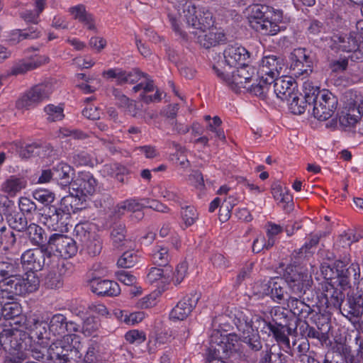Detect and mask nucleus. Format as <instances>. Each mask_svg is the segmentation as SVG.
Segmentation results:
<instances>
[{
  "label": "nucleus",
  "mask_w": 363,
  "mask_h": 363,
  "mask_svg": "<svg viewBox=\"0 0 363 363\" xmlns=\"http://www.w3.org/2000/svg\"><path fill=\"white\" fill-rule=\"evenodd\" d=\"M224 60L218 62V66L223 72H230V70L239 65H245L250 62V52L244 48L238 45H228L223 51Z\"/></svg>",
  "instance_id": "obj_13"
},
{
  "label": "nucleus",
  "mask_w": 363,
  "mask_h": 363,
  "mask_svg": "<svg viewBox=\"0 0 363 363\" xmlns=\"http://www.w3.org/2000/svg\"><path fill=\"white\" fill-rule=\"evenodd\" d=\"M22 267L18 260L6 258L0 260V284L7 280L12 275L21 273Z\"/></svg>",
  "instance_id": "obj_37"
},
{
  "label": "nucleus",
  "mask_w": 363,
  "mask_h": 363,
  "mask_svg": "<svg viewBox=\"0 0 363 363\" xmlns=\"http://www.w3.org/2000/svg\"><path fill=\"white\" fill-rule=\"evenodd\" d=\"M48 60V57H44L43 60H28L19 62L14 65L11 69V74L12 75L23 74L28 71L35 69L40 67L42 64L45 63Z\"/></svg>",
  "instance_id": "obj_43"
},
{
  "label": "nucleus",
  "mask_w": 363,
  "mask_h": 363,
  "mask_svg": "<svg viewBox=\"0 0 363 363\" xmlns=\"http://www.w3.org/2000/svg\"><path fill=\"white\" fill-rule=\"evenodd\" d=\"M311 90L306 98L312 102L314 117L323 121L329 119L337 108V97L329 90H320L318 86H313Z\"/></svg>",
  "instance_id": "obj_5"
},
{
  "label": "nucleus",
  "mask_w": 363,
  "mask_h": 363,
  "mask_svg": "<svg viewBox=\"0 0 363 363\" xmlns=\"http://www.w3.org/2000/svg\"><path fill=\"white\" fill-rule=\"evenodd\" d=\"M265 335L268 337L272 336L275 341L281 346L286 349L287 352L288 350H291L290 340L288 333L283 328H279L277 325L274 323L272 321H269L267 325Z\"/></svg>",
  "instance_id": "obj_35"
},
{
  "label": "nucleus",
  "mask_w": 363,
  "mask_h": 363,
  "mask_svg": "<svg viewBox=\"0 0 363 363\" xmlns=\"http://www.w3.org/2000/svg\"><path fill=\"white\" fill-rule=\"evenodd\" d=\"M54 181L62 186H71L74 182L75 171L65 162H59L53 166Z\"/></svg>",
  "instance_id": "obj_31"
},
{
  "label": "nucleus",
  "mask_w": 363,
  "mask_h": 363,
  "mask_svg": "<svg viewBox=\"0 0 363 363\" xmlns=\"http://www.w3.org/2000/svg\"><path fill=\"white\" fill-rule=\"evenodd\" d=\"M360 269L357 263H352L347 268L345 269L336 278H337L338 285L342 289L350 287L351 278L353 277L354 280L359 278Z\"/></svg>",
  "instance_id": "obj_38"
},
{
  "label": "nucleus",
  "mask_w": 363,
  "mask_h": 363,
  "mask_svg": "<svg viewBox=\"0 0 363 363\" xmlns=\"http://www.w3.org/2000/svg\"><path fill=\"white\" fill-rule=\"evenodd\" d=\"M52 253L49 248H35L25 251L21 257V266H25L30 272L40 271L51 263Z\"/></svg>",
  "instance_id": "obj_11"
},
{
  "label": "nucleus",
  "mask_w": 363,
  "mask_h": 363,
  "mask_svg": "<svg viewBox=\"0 0 363 363\" xmlns=\"http://www.w3.org/2000/svg\"><path fill=\"white\" fill-rule=\"evenodd\" d=\"M102 77L107 79H116L117 85L122 86L126 83L135 84L141 77L147 79L148 75L142 72L138 69H133L130 72H127L121 68H115L104 71Z\"/></svg>",
  "instance_id": "obj_18"
},
{
  "label": "nucleus",
  "mask_w": 363,
  "mask_h": 363,
  "mask_svg": "<svg viewBox=\"0 0 363 363\" xmlns=\"http://www.w3.org/2000/svg\"><path fill=\"white\" fill-rule=\"evenodd\" d=\"M48 329L50 331V335L54 336H62V337L67 334H72V333L78 332L80 325L74 321H68L67 318L61 314L57 313L53 315L50 319Z\"/></svg>",
  "instance_id": "obj_19"
},
{
  "label": "nucleus",
  "mask_w": 363,
  "mask_h": 363,
  "mask_svg": "<svg viewBox=\"0 0 363 363\" xmlns=\"http://www.w3.org/2000/svg\"><path fill=\"white\" fill-rule=\"evenodd\" d=\"M333 41L339 50L347 52L357 49L358 45L361 43L357 39V34L354 32L334 35Z\"/></svg>",
  "instance_id": "obj_32"
},
{
  "label": "nucleus",
  "mask_w": 363,
  "mask_h": 363,
  "mask_svg": "<svg viewBox=\"0 0 363 363\" xmlns=\"http://www.w3.org/2000/svg\"><path fill=\"white\" fill-rule=\"evenodd\" d=\"M48 345V342L42 341L30 345L29 348L26 350L27 357H30L38 362L43 360L45 357H47Z\"/></svg>",
  "instance_id": "obj_45"
},
{
  "label": "nucleus",
  "mask_w": 363,
  "mask_h": 363,
  "mask_svg": "<svg viewBox=\"0 0 363 363\" xmlns=\"http://www.w3.org/2000/svg\"><path fill=\"white\" fill-rule=\"evenodd\" d=\"M89 285L91 291L99 296H116L121 293V289L117 282L100 277H94Z\"/></svg>",
  "instance_id": "obj_23"
},
{
  "label": "nucleus",
  "mask_w": 363,
  "mask_h": 363,
  "mask_svg": "<svg viewBox=\"0 0 363 363\" xmlns=\"http://www.w3.org/2000/svg\"><path fill=\"white\" fill-rule=\"evenodd\" d=\"M200 298L201 294L196 291H191L186 295L172 310L170 318L179 320L186 319L196 308Z\"/></svg>",
  "instance_id": "obj_17"
},
{
  "label": "nucleus",
  "mask_w": 363,
  "mask_h": 363,
  "mask_svg": "<svg viewBox=\"0 0 363 363\" xmlns=\"http://www.w3.org/2000/svg\"><path fill=\"white\" fill-rule=\"evenodd\" d=\"M49 324L43 319L33 315L29 316L24 323L23 326L29 330L31 339L38 341L48 342L50 339V331L48 329Z\"/></svg>",
  "instance_id": "obj_21"
},
{
  "label": "nucleus",
  "mask_w": 363,
  "mask_h": 363,
  "mask_svg": "<svg viewBox=\"0 0 363 363\" xmlns=\"http://www.w3.org/2000/svg\"><path fill=\"white\" fill-rule=\"evenodd\" d=\"M312 86H313L310 84H306L303 90L304 96L302 98H299L298 91H296V93L291 98L290 101L288 103L289 104V108L293 113L301 114L305 112L308 106H312V102L308 101L306 98V95H308V92H312ZM300 95L301 94H300Z\"/></svg>",
  "instance_id": "obj_33"
},
{
  "label": "nucleus",
  "mask_w": 363,
  "mask_h": 363,
  "mask_svg": "<svg viewBox=\"0 0 363 363\" xmlns=\"http://www.w3.org/2000/svg\"><path fill=\"white\" fill-rule=\"evenodd\" d=\"M25 232L30 242L38 248H49L47 235L38 225L30 223Z\"/></svg>",
  "instance_id": "obj_36"
},
{
  "label": "nucleus",
  "mask_w": 363,
  "mask_h": 363,
  "mask_svg": "<svg viewBox=\"0 0 363 363\" xmlns=\"http://www.w3.org/2000/svg\"><path fill=\"white\" fill-rule=\"evenodd\" d=\"M77 201L72 195L64 196L57 205H50L46 208L44 215L50 216V213L55 216H62V218L69 219L71 211L75 213L78 210H82L77 205Z\"/></svg>",
  "instance_id": "obj_20"
},
{
  "label": "nucleus",
  "mask_w": 363,
  "mask_h": 363,
  "mask_svg": "<svg viewBox=\"0 0 363 363\" xmlns=\"http://www.w3.org/2000/svg\"><path fill=\"white\" fill-rule=\"evenodd\" d=\"M254 314L248 310L239 312L235 317V325L238 330L242 333V334L248 332L249 321L252 322L253 320Z\"/></svg>",
  "instance_id": "obj_46"
},
{
  "label": "nucleus",
  "mask_w": 363,
  "mask_h": 363,
  "mask_svg": "<svg viewBox=\"0 0 363 363\" xmlns=\"http://www.w3.org/2000/svg\"><path fill=\"white\" fill-rule=\"evenodd\" d=\"M283 280V278H271L262 285L263 294L269 296L274 301L278 303L287 299L286 298L287 292L284 287Z\"/></svg>",
  "instance_id": "obj_27"
},
{
  "label": "nucleus",
  "mask_w": 363,
  "mask_h": 363,
  "mask_svg": "<svg viewBox=\"0 0 363 363\" xmlns=\"http://www.w3.org/2000/svg\"><path fill=\"white\" fill-rule=\"evenodd\" d=\"M39 279L35 273H17L0 284L2 292H6L9 297L24 296L33 293L38 289Z\"/></svg>",
  "instance_id": "obj_7"
},
{
  "label": "nucleus",
  "mask_w": 363,
  "mask_h": 363,
  "mask_svg": "<svg viewBox=\"0 0 363 363\" xmlns=\"http://www.w3.org/2000/svg\"><path fill=\"white\" fill-rule=\"evenodd\" d=\"M272 322L279 328L285 330L288 333V335L295 337L297 336L298 318L294 317L288 312L285 313L284 311L279 309L275 311Z\"/></svg>",
  "instance_id": "obj_28"
},
{
  "label": "nucleus",
  "mask_w": 363,
  "mask_h": 363,
  "mask_svg": "<svg viewBox=\"0 0 363 363\" xmlns=\"http://www.w3.org/2000/svg\"><path fill=\"white\" fill-rule=\"evenodd\" d=\"M50 215V216H45L43 214V217L45 219V224L52 230H57L61 228L67 220L66 219L62 218V216H55L51 213Z\"/></svg>",
  "instance_id": "obj_54"
},
{
  "label": "nucleus",
  "mask_w": 363,
  "mask_h": 363,
  "mask_svg": "<svg viewBox=\"0 0 363 363\" xmlns=\"http://www.w3.org/2000/svg\"><path fill=\"white\" fill-rule=\"evenodd\" d=\"M343 290L342 288H336L333 284L328 283L324 290V298L326 300L327 308H333L341 312L346 298Z\"/></svg>",
  "instance_id": "obj_29"
},
{
  "label": "nucleus",
  "mask_w": 363,
  "mask_h": 363,
  "mask_svg": "<svg viewBox=\"0 0 363 363\" xmlns=\"http://www.w3.org/2000/svg\"><path fill=\"white\" fill-rule=\"evenodd\" d=\"M240 341V337L234 333H223L213 330L209 339L206 362L216 363L217 360L223 359L228 360L226 363L240 360L244 354Z\"/></svg>",
  "instance_id": "obj_3"
},
{
  "label": "nucleus",
  "mask_w": 363,
  "mask_h": 363,
  "mask_svg": "<svg viewBox=\"0 0 363 363\" xmlns=\"http://www.w3.org/2000/svg\"><path fill=\"white\" fill-rule=\"evenodd\" d=\"M181 215L186 227L193 225L198 218V213L194 206H182Z\"/></svg>",
  "instance_id": "obj_53"
},
{
  "label": "nucleus",
  "mask_w": 363,
  "mask_h": 363,
  "mask_svg": "<svg viewBox=\"0 0 363 363\" xmlns=\"http://www.w3.org/2000/svg\"><path fill=\"white\" fill-rule=\"evenodd\" d=\"M96 186L97 181L91 173L80 172L72 184V191L69 195H72L77 201V205L83 209L86 207L87 195L93 194Z\"/></svg>",
  "instance_id": "obj_9"
},
{
  "label": "nucleus",
  "mask_w": 363,
  "mask_h": 363,
  "mask_svg": "<svg viewBox=\"0 0 363 363\" xmlns=\"http://www.w3.org/2000/svg\"><path fill=\"white\" fill-rule=\"evenodd\" d=\"M356 109L354 108L348 110V112L342 111L339 116L340 124L343 127L354 126L360 119V112L359 115L355 114Z\"/></svg>",
  "instance_id": "obj_48"
},
{
  "label": "nucleus",
  "mask_w": 363,
  "mask_h": 363,
  "mask_svg": "<svg viewBox=\"0 0 363 363\" xmlns=\"http://www.w3.org/2000/svg\"><path fill=\"white\" fill-rule=\"evenodd\" d=\"M27 359V353L23 351H18L15 353H10L4 357V363H23Z\"/></svg>",
  "instance_id": "obj_63"
},
{
  "label": "nucleus",
  "mask_w": 363,
  "mask_h": 363,
  "mask_svg": "<svg viewBox=\"0 0 363 363\" xmlns=\"http://www.w3.org/2000/svg\"><path fill=\"white\" fill-rule=\"evenodd\" d=\"M138 256L133 251L125 252L118 259L117 264L122 268H130L138 262Z\"/></svg>",
  "instance_id": "obj_52"
},
{
  "label": "nucleus",
  "mask_w": 363,
  "mask_h": 363,
  "mask_svg": "<svg viewBox=\"0 0 363 363\" xmlns=\"http://www.w3.org/2000/svg\"><path fill=\"white\" fill-rule=\"evenodd\" d=\"M83 363H103L97 343L89 344L84 357Z\"/></svg>",
  "instance_id": "obj_49"
},
{
  "label": "nucleus",
  "mask_w": 363,
  "mask_h": 363,
  "mask_svg": "<svg viewBox=\"0 0 363 363\" xmlns=\"http://www.w3.org/2000/svg\"><path fill=\"white\" fill-rule=\"evenodd\" d=\"M6 216V220L11 230L18 232H25L29 226L28 219L23 212H9Z\"/></svg>",
  "instance_id": "obj_40"
},
{
  "label": "nucleus",
  "mask_w": 363,
  "mask_h": 363,
  "mask_svg": "<svg viewBox=\"0 0 363 363\" xmlns=\"http://www.w3.org/2000/svg\"><path fill=\"white\" fill-rule=\"evenodd\" d=\"M174 6L168 17L173 29L180 31L179 23L184 21L189 28L205 32L213 26V14L206 8H196L191 0H183Z\"/></svg>",
  "instance_id": "obj_2"
},
{
  "label": "nucleus",
  "mask_w": 363,
  "mask_h": 363,
  "mask_svg": "<svg viewBox=\"0 0 363 363\" xmlns=\"http://www.w3.org/2000/svg\"><path fill=\"white\" fill-rule=\"evenodd\" d=\"M125 340L130 344L140 345L145 342L146 336L144 332L138 330H132L126 333Z\"/></svg>",
  "instance_id": "obj_56"
},
{
  "label": "nucleus",
  "mask_w": 363,
  "mask_h": 363,
  "mask_svg": "<svg viewBox=\"0 0 363 363\" xmlns=\"http://www.w3.org/2000/svg\"><path fill=\"white\" fill-rule=\"evenodd\" d=\"M152 260L155 264L159 267H169L168 265L170 261V256L169 255V250L167 247L162 246H156L152 251Z\"/></svg>",
  "instance_id": "obj_44"
},
{
  "label": "nucleus",
  "mask_w": 363,
  "mask_h": 363,
  "mask_svg": "<svg viewBox=\"0 0 363 363\" xmlns=\"http://www.w3.org/2000/svg\"><path fill=\"white\" fill-rule=\"evenodd\" d=\"M22 312V308L18 303L7 302L2 306L0 315L5 320H9V325L12 327L14 325L13 329L17 330L18 327L23 326L28 318Z\"/></svg>",
  "instance_id": "obj_22"
},
{
  "label": "nucleus",
  "mask_w": 363,
  "mask_h": 363,
  "mask_svg": "<svg viewBox=\"0 0 363 363\" xmlns=\"http://www.w3.org/2000/svg\"><path fill=\"white\" fill-rule=\"evenodd\" d=\"M188 266L186 262H182L177 265L173 276V282L175 285L179 284L186 276Z\"/></svg>",
  "instance_id": "obj_62"
},
{
  "label": "nucleus",
  "mask_w": 363,
  "mask_h": 363,
  "mask_svg": "<svg viewBox=\"0 0 363 363\" xmlns=\"http://www.w3.org/2000/svg\"><path fill=\"white\" fill-rule=\"evenodd\" d=\"M33 197L36 201L48 207L54 201L55 195L49 189H38L33 191Z\"/></svg>",
  "instance_id": "obj_47"
},
{
  "label": "nucleus",
  "mask_w": 363,
  "mask_h": 363,
  "mask_svg": "<svg viewBox=\"0 0 363 363\" xmlns=\"http://www.w3.org/2000/svg\"><path fill=\"white\" fill-rule=\"evenodd\" d=\"M16 151L22 159H29L34 157H45L50 155L52 152V147L50 144L33 143L25 145H16Z\"/></svg>",
  "instance_id": "obj_24"
},
{
  "label": "nucleus",
  "mask_w": 363,
  "mask_h": 363,
  "mask_svg": "<svg viewBox=\"0 0 363 363\" xmlns=\"http://www.w3.org/2000/svg\"><path fill=\"white\" fill-rule=\"evenodd\" d=\"M86 224H77L74 230L76 235L82 242L80 252L90 257L99 255L103 247V242L101 237L95 233H91L85 228Z\"/></svg>",
  "instance_id": "obj_12"
},
{
  "label": "nucleus",
  "mask_w": 363,
  "mask_h": 363,
  "mask_svg": "<svg viewBox=\"0 0 363 363\" xmlns=\"http://www.w3.org/2000/svg\"><path fill=\"white\" fill-rule=\"evenodd\" d=\"M16 242V235L12 230L6 227L4 223L3 215L0 213V248L9 250Z\"/></svg>",
  "instance_id": "obj_41"
},
{
  "label": "nucleus",
  "mask_w": 363,
  "mask_h": 363,
  "mask_svg": "<svg viewBox=\"0 0 363 363\" xmlns=\"http://www.w3.org/2000/svg\"><path fill=\"white\" fill-rule=\"evenodd\" d=\"M172 272V268L171 267L165 268L164 269L159 267H152L147 274V278L150 282H154L161 278L167 279L170 277Z\"/></svg>",
  "instance_id": "obj_51"
},
{
  "label": "nucleus",
  "mask_w": 363,
  "mask_h": 363,
  "mask_svg": "<svg viewBox=\"0 0 363 363\" xmlns=\"http://www.w3.org/2000/svg\"><path fill=\"white\" fill-rule=\"evenodd\" d=\"M296 296H298V298H302V301H304V302L307 301V303H310V306L312 307L313 306V303H314L315 298H317L316 293L313 289V284L307 286V289H303L301 290V294H297Z\"/></svg>",
  "instance_id": "obj_59"
},
{
  "label": "nucleus",
  "mask_w": 363,
  "mask_h": 363,
  "mask_svg": "<svg viewBox=\"0 0 363 363\" xmlns=\"http://www.w3.org/2000/svg\"><path fill=\"white\" fill-rule=\"evenodd\" d=\"M250 27L264 35H275L282 30L283 12L265 4H253L247 9Z\"/></svg>",
  "instance_id": "obj_4"
},
{
  "label": "nucleus",
  "mask_w": 363,
  "mask_h": 363,
  "mask_svg": "<svg viewBox=\"0 0 363 363\" xmlns=\"http://www.w3.org/2000/svg\"><path fill=\"white\" fill-rule=\"evenodd\" d=\"M110 238L115 248L119 249L125 247L129 240L127 238V229L125 223H114L111 227Z\"/></svg>",
  "instance_id": "obj_34"
},
{
  "label": "nucleus",
  "mask_w": 363,
  "mask_h": 363,
  "mask_svg": "<svg viewBox=\"0 0 363 363\" xmlns=\"http://www.w3.org/2000/svg\"><path fill=\"white\" fill-rule=\"evenodd\" d=\"M317 50L315 48H297L292 51L290 69L295 77L306 78L313 72L318 62Z\"/></svg>",
  "instance_id": "obj_6"
},
{
  "label": "nucleus",
  "mask_w": 363,
  "mask_h": 363,
  "mask_svg": "<svg viewBox=\"0 0 363 363\" xmlns=\"http://www.w3.org/2000/svg\"><path fill=\"white\" fill-rule=\"evenodd\" d=\"M284 60L281 57L276 55L264 56L262 60V65L257 74L262 76L264 79H267L269 82V90L272 89V84L274 81V78L277 77L283 68Z\"/></svg>",
  "instance_id": "obj_16"
},
{
  "label": "nucleus",
  "mask_w": 363,
  "mask_h": 363,
  "mask_svg": "<svg viewBox=\"0 0 363 363\" xmlns=\"http://www.w3.org/2000/svg\"><path fill=\"white\" fill-rule=\"evenodd\" d=\"M44 111L47 113L48 121L50 122L61 121L65 116L63 108L60 106L49 104L45 107Z\"/></svg>",
  "instance_id": "obj_50"
},
{
  "label": "nucleus",
  "mask_w": 363,
  "mask_h": 363,
  "mask_svg": "<svg viewBox=\"0 0 363 363\" xmlns=\"http://www.w3.org/2000/svg\"><path fill=\"white\" fill-rule=\"evenodd\" d=\"M18 206L19 212H23V214H33L37 211L35 203L27 197H21L19 199Z\"/></svg>",
  "instance_id": "obj_55"
},
{
  "label": "nucleus",
  "mask_w": 363,
  "mask_h": 363,
  "mask_svg": "<svg viewBox=\"0 0 363 363\" xmlns=\"http://www.w3.org/2000/svg\"><path fill=\"white\" fill-rule=\"evenodd\" d=\"M240 338V341L248 347L252 354L261 351L263 347L260 335L258 333L245 332V333L242 334Z\"/></svg>",
  "instance_id": "obj_42"
},
{
  "label": "nucleus",
  "mask_w": 363,
  "mask_h": 363,
  "mask_svg": "<svg viewBox=\"0 0 363 363\" xmlns=\"http://www.w3.org/2000/svg\"><path fill=\"white\" fill-rule=\"evenodd\" d=\"M27 186V181L23 177L11 176L2 184L1 189L11 196H14Z\"/></svg>",
  "instance_id": "obj_39"
},
{
  "label": "nucleus",
  "mask_w": 363,
  "mask_h": 363,
  "mask_svg": "<svg viewBox=\"0 0 363 363\" xmlns=\"http://www.w3.org/2000/svg\"><path fill=\"white\" fill-rule=\"evenodd\" d=\"M286 301L287 308L289 309L288 313L293 315L294 317L301 316L306 318L310 315H313L311 318H314L315 320V317L320 316L317 312H315V314H313L315 311L312 308V306H310V303L304 302V301L291 296H289Z\"/></svg>",
  "instance_id": "obj_26"
},
{
  "label": "nucleus",
  "mask_w": 363,
  "mask_h": 363,
  "mask_svg": "<svg viewBox=\"0 0 363 363\" xmlns=\"http://www.w3.org/2000/svg\"><path fill=\"white\" fill-rule=\"evenodd\" d=\"M283 279L291 293L294 295L300 294L301 290L313 284L311 276L307 272L298 266L291 264L285 268Z\"/></svg>",
  "instance_id": "obj_10"
},
{
  "label": "nucleus",
  "mask_w": 363,
  "mask_h": 363,
  "mask_svg": "<svg viewBox=\"0 0 363 363\" xmlns=\"http://www.w3.org/2000/svg\"><path fill=\"white\" fill-rule=\"evenodd\" d=\"M77 338L75 334H67L52 342L47 350V359L52 363H72L79 353L73 345Z\"/></svg>",
  "instance_id": "obj_8"
},
{
  "label": "nucleus",
  "mask_w": 363,
  "mask_h": 363,
  "mask_svg": "<svg viewBox=\"0 0 363 363\" xmlns=\"http://www.w3.org/2000/svg\"><path fill=\"white\" fill-rule=\"evenodd\" d=\"M51 93L52 88L50 84H37L25 93L24 95L16 101V108L18 109H28L49 98Z\"/></svg>",
  "instance_id": "obj_15"
},
{
  "label": "nucleus",
  "mask_w": 363,
  "mask_h": 363,
  "mask_svg": "<svg viewBox=\"0 0 363 363\" xmlns=\"http://www.w3.org/2000/svg\"><path fill=\"white\" fill-rule=\"evenodd\" d=\"M274 92L282 101H290L291 98L296 93L297 83L291 77L274 78Z\"/></svg>",
  "instance_id": "obj_25"
},
{
  "label": "nucleus",
  "mask_w": 363,
  "mask_h": 363,
  "mask_svg": "<svg viewBox=\"0 0 363 363\" xmlns=\"http://www.w3.org/2000/svg\"><path fill=\"white\" fill-rule=\"evenodd\" d=\"M198 36V42L199 44L206 49H208L215 46V35H213V31H209L207 33H203Z\"/></svg>",
  "instance_id": "obj_61"
},
{
  "label": "nucleus",
  "mask_w": 363,
  "mask_h": 363,
  "mask_svg": "<svg viewBox=\"0 0 363 363\" xmlns=\"http://www.w3.org/2000/svg\"><path fill=\"white\" fill-rule=\"evenodd\" d=\"M247 357L249 363H284L286 357L281 352H272V349L269 347Z\"/></svg>",
  "instance_id": "obj_30"
},
{
  "label": "nucleus",
  "mask_w": 363,
  "mask_h": 363,
  "mask_svg": "<svg viewBox=\"0 0 363 363\" xmlns=\"http://www.w3.org/2000/svg\"><path fill=\"white\" fill-rule=\"evenodd\" d=\"M116 277L119 281L127 286H133L136 283L135 277L125 270L116 272Z\"/></svg>",
  "instance_id": "obj_64"
},
{
  "label": "nucleus",
  "mask_w": 363,
  "mask_h": 363,
  "mask_svg": "<svg viewBox=\"0 0 363 363\" xmlns=\"http://www.w3.org/2000/svg\"><path fill=\"white\" fill-rule=\"evenodd\" d=\"M320 236L318 235H312L310 236L308 241L306 242L304 245L299 249L298 252V257H301L305 255L306 256L307 253H311V249L315 247L320 241Z\"/></svg>",
  "instance_id": "obj_57"
},
{
  "label": "nucleus",
  "mask_w": 363,
  "mask_h": 363,
  "mask_svg": "<svg viewBox=\"0 0 363 363\" xmlns=\"http://www.w3.org/2000/svg\"><path fill=\"white\" fill-rule=\"evenodd\" d=\"M269 322V321L263 318L259 315L254 314L252 321V323L254 324L253 333L259 334V332H260L262 334H265Z\"/></svg>",
  "instance_id": "obj_58"
},
{
  "label": "nucleus",
  "mask_w": 363,
  "mask_h": 363,
  "mask_svg": "<svg viewBox=\"0 0 363 363\" xmlns=\"http://www.w3.org/2000/svg\"><path fill=\"white\" fill-rule=\"evenodd\" d=\"M48 247L50 252H57L65 259L74 256L78 251L76 241L73 238L60 233L52 234L48 238Z\"/></svg>",
  "instance_id": "obj_14"
},
{
  "label": "nucleus",
  "mask_w": 363,
  "mask_h": 363,
  "mask_svg": "<svg viewBox=\"0 0 363 363\" xmlns=\"http://www.w3.org/2000/svg\"><path fill=\"white\" fill-rule=\"evenodd\" d=\"M213 69L217 77L227 83L232 89H245L250 93L264 99L269 91V82L264 79L262 76L255 79L256 69L245 63V65H239L230 70V72H223L218 66H213Z\"/></svg>",
  "instance_id": "obj_1"
},
{
  "label": "nucleus",
  "mask_w": 363,
  "mask_h": 363,
  "mask_svg": "<svg viewBox=\"0 0 363 363\" xmlns=\"http://www.w3.org/2000/svg\"><path fill=\"white\" fill-rule=\"evenodd\" d=\"M348 66L347 58L331 60L329 63V68L333 72L342 73L345 71Z\"/></svg>",
  "instance_id": "obj_60"
}]
</instances>
